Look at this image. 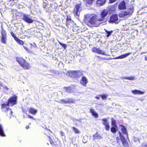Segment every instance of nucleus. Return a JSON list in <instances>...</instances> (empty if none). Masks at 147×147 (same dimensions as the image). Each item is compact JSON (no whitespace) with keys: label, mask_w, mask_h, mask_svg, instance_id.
Returning a JSON list of instances; mask_svg holds the SVG:
<instances>
[{"label":"nucleus","mask_w":147,"mask_h":147,"mask_svg":"<svg viewBox=\"0 0 147 147\" xmlns=\"http://www.w3.org/2000/svg\"><path fill=\"white\" fill-rule=\"evenodd\" d=\"M17 97L16 96H14L11 97L8 100V102L6 103L3 104L1 106V109L2 111L4 112H6V111L9 108V105H10L11 106L16 104Z\"/></svg>","instance_id":"nucleus-1"},{"label":"nucleus","mask_w":147,"mask_h":147,"mask_svg":"<svg viewBox=\"0 0 147 147\" xmlns=\"http://www.w3.org/2000/svg\"><path fill=\"white\" fill-rule=\"evenodd\" d=\"M88 21L90 24L93 25L95 27H97L102 23L101 21L98 20V17L96 15L90 16Z\"/></svg>","instance_id":"nucleus-2"},{"label":"nucleus","mask_w":147,"mask_h":147,"mask_svg":"<svg viewBox=\"0 0 147 147\" xmlns=\"http://www.w3.org/2000/svg\"><path fill=\"white\" fill-rule=\"evenodd\" d=\"M134 11V8L131 7L127 10L121 12L119 14V16L121 17L127 18L132 15Z\"/></svg>","instance_id":"nucleus-3"},{"label":"nucleus","mask_w":147,"mask_h":147,"mask_svg":"<svg viewBox=\"0 0 147 147\" xmlns=\"http://www.w3.org/2000/svg\"><path fill=\"white\" fill-rule=\"evenodd\" d=\"M17 61L20 65L25 69H29L30 66L29 63L24 59L21 57H17Z\"/></svg>","instance_id":"nucleus-4"},{"label":"nucleus","mask_w":147,"mask_h":147,"mask_svg":"<svg viewBox=\"0 0 147 147\" xmlns=\"http://www.w3.org/2000/svg\"><path fill=\"white\" fill-rule=\"evenodd\" d=\"M68 73L70 76L73 78H78L82 75V72L79 71H69Z\"/></svg>","instance_id":"nucleus-5"},{"label":"nucleus","mask_w":147,"mask_h":147,"mask_svg":"<svg viewBox=\"0 0 147 147\" xmlns=\"http://www.w3.org/2000/svg\"><path fill=\"white\" fill-rule=\"evenodd\" d=\"M108 10L104 9L101 12L100 14V17H98V20H100L102 23H103L105 17L108 15Z\"/></svg>","instance_id":"nucleus-6"},{"label":"nucleus","mask_w":147,"mask_h":147,"mask_svg":"<svg viewBox=\"0 0 147 147\" xmlns=\"http://www.w3.org/2000/svg\"><path fill=\"white\" fill-rule=\"evenodd\" d=\"M22 19L23 20L27 23H32L33 22V20L30 18V16L27 14L24 13L23 14Z\"/></svg>","instance_id":"nucleus-7"},{"label":"nucleus","mask_w":147,"mask_h":147,"mask_svg":"<svg viewBox=\"0 0 147 147\" xmlns=\"http://www.w3.org/2000/svg\"><path fill=\"white\" fill-rule=\"evenodd\" d=\"M1 32V42L3 44H6L7 40L6 32L5 31L2 30Z\"/></svg>","instance_id":"nucleus-8"},{"label":"nucleus","mask_w":147,"mask_h":147,"mask_svg":"<svg viewBox=\"0 0 147 147\" xmlns=\"http://www.w3.org/2000/svg\"><path fill=\"white\" fill-rule=\"evenodd\" d=\"M118 19L117 14H113L110 17V20L109 21L110 23H118L119 22Z\"/></svg>","instance_id":"nucleus-9"},{"label":"nucleus","mask_w":147,"mask_h":147,"mask_svg":"<svg viewBox=\"0 0 147 147\" xmlns=\"http://www.w3.org/2000/svg\"><path fill=\"white\" fill-rule=\"evenodd\" d=\"M119 136L120 137V139L122 142L123 145L125 147H128V144L125 138L122 135L121 132L119 131L118 132Z\"/></svg>","instance_id":"nucleus-10"},{"label":"nucleus","mask_w":147,"mask_h":147,"mask_svg":"<svg viewBox=\"0 0 147 147\" xmlns=\"http://www.w3.org/2000/svg\"><path fill=\"white\" fill-rule=\"evenodd\" d=\"M92 51L96 53L99 54L107 55V54H105V52L103 51L96 47H93L92 49Z\"/></svg>","instance_id":"nucleus-11"},{"label":"nucleus","mask_w":147,"mask_h":147,"mask_svg":"<svg viewBox=\"0 0 147 147\" xmlns=\"http://www.w3.org/2000/svg\"><path fill=\"white\" fill-rule=\"evenodd\" d=\"M75 101L74 100H72L71 99L67 98L65 100L62 99L59 100V103L62 104L63 103H74Z\"/></svg>","instance_id":"nucleus-12"},{"label":"nucleus","mask_w":147,"mask_h":147,"mask_svg":"<svg viewBox=\"0 0 147 147\" xmlns=\"http://www.w3.org/2000/svg\"><path fill=\"white\" fill-rule=\"evenodd\" d=\"M66 25L69 28H71L73 26V21L71 20L70 18L67 17L66 19Z\"/></svg>","instance_id":"nucleus-13"},{"label":"nucleus","mask_w":147,"mask_h":147,"mask_svg":"<svg viewBox=\"0 0 147 147\" xmlns=\"http://www.w3.org/2000/svg\"><path fill=\"white\" fill-rule=\"evenodd\" d=\"M80 7V5L78 4H77L75 6V8L74 9V15L76 16H78L79 15L80 12L79 11V9Z\"/></svg>","instance_id":"nucleus-14"},{"label":"nucleus","mask_w":147,"mask_h":147,"mask_svg":"<svg viewBox=\"0 0 147 147\" xmlns=\"http://www.w3.org/2000/svg\"><path fill=\"white\" fill-rule=\"evenodd\" d=\"M88 82V81L86 78L84 76H82L80 80V83L83 86H85Z\"/></svg>","instance_id":"nucleus-15"},{"label":"nucleus","mask_w":147,"mask_h":147,"mask_svg":"<svg viewBox=\"0 0 147 147\" xmlns=\"http://www.w3.org/2000/svg\"><path fill=\"white\" fill-rule=\"evenodd\" d=\"M119 8L120 9H124L126 8L125 2L124 1H122L118 5Z\"/></svg>","instance_id":"nucleus-16"},{"label":"nucleus","mask_w":147,"mask_h":147,"mask_svg":"<svg viewBox=\"0 0 147 147\" xmlns=\"http://www.w3.org/2000/svg\"><path fill=\"white\" fill-rule=\"evenodd\" d=\"M93 140L94 141L96 139H102V137L100 135V134L97 132L96 133L94 134L93 136Z\"/></svg>","instance_id":"nucleus-17"},{"label":"nucleus","mask_w":147,"mask_h":147,"mask_svg":"<svg viewBox=\"0 0 147 147\" xmlns=\"http://www.w3.org/2000/svg\"><path fill=\"white\" fill-rule=\"evenodd\" d=\"M85 4L87 7H88L92 4L94 0H84Z\"/></svg>","instance_id":"nucleus-18"},{"label":"nucleus","mask_w":147,"mask_h":147,"mask_svg":"<svg viewBox=\"0 0 147 147\" xmlns=\"http://www.w3.org/2000/svg\"><path fill=\"white\" fill-rule=\"evenodd\" d=\"M134 94H144V92L141 91L140 90H132L131 91Z\"/></svg>","instance_id":"nucleus-19"},{"label":"nucleus","mask_w":147,"mask_h":147,"mask_svg":"<svg viewBox=\"0 0 147 147\" xmlns=\"http://www.w3.org/2000/svg\"><path fill=\"white\" fill-rule=\"evenodd\" d=\"M37 112V110L35 109L32 108H30L29 109V113L33 115H35Z\"/></svg>","instance_id":"nucleus-20"},{"label":"nucleus","mask_w":147,"mask_h":147,"mask_svg":"<svg viewBox=\"0 0 147 147\" xmlns=\"http://www.w3.org/2000/svg\"><path fill=\"white\" fill-rule=\"evenodd\" d=\"M130 53H126L123 55H122L120 56H119L115 58V59H122L124 58H125L126 57H127L130 54Z\"/></svg>","instance_id":"nucleus-21"},{"label":"nucleus","mask_w":147,"mask_h":147,"mask_svg":"<svg viewBox=\"0 0 147 147\" xmlns=\"http://www.w3.org/2000/svg\"><path fill=\"white\" fill-rule=\"evenodd\" d=\"M90 112L92 113V115L95 117V118L98 117V115L97 113L95 112L93 109H90Z\"/></svg>","instance_id":"nucleus-22"},{"label":"nucleus","mask_w":147,"mask_h":147,"mask_svg":"<svg viewBox=\"0 0 147 147\" xmlns=\"http://www.w3.org/2000/svg\"><path fill=\"white\" fill-rule=\"evenodd\" d=\"M121 131L122 133L125 134L127 135V138H128V137L127 133V130L125 127L124 126H122L121 128Z\"/></svg>","instance_id":"nucleus-23"},{"label":"nucleus","mask_w":147,"mask_h":147,"mask_svg":"<svg viewBox=\"0 0 147 147\" xmlns=\"http://www.w3.org/2000/svg\"><path fill=\"white\" fill-rule=\"evenodd\" d=\"M0 135L2 136H5L3 127L1 125H0Z\"/></svg>","instance_id":"nucleus-24"},{"label":"nucleus","mask_w":147,"mask_h":147,"mask_svg":"<svg viewBox=\"0 0 147 147\" xmlns=\"http://www.w3.org/2000/svg\"><path fill=\"white\" fill-rule=\"evenodd\" d=\"M5 113H7V115L10 118L12 113L11 110L9 108V109H8L7 110V111H6Z\"/></svg>","instance_id":"nucleus-25"},{"label":"nucleus","mask_w":147,"mask_h":147,"mask_svg":"<svg viewBox=\"0 0 147 147\" xmlns=\"http://www.w3.org/2000/svg\"><path fill=\"white\" fill-rule=\"evenodd\" d=\"M121 78L122 79H128L130 80H133L135 79V77L134 76H131V77H121Z\"/></svg>","instance_id":"nucleus-26"},{"label":"nucleus","mask_w":147,"mask_h":147,"mask_svg":"<svg viewBox=\"0 0 147 147\" xmlns=\"http://www.w3.org/2000/svg\"><path fill=\"white\" fill-rule=\"evenodd\" d=\"M111 132L113 134H115L116 132V130H117V126H112L111 127Z\"/></svg>","instance_id":"nucleus-27"},{"label":"nucleus","mask_w":147,"mask_h":147,"mask_svg":"<svg viewBox=\"0 0 147 147\" xmlns=\"http://www.w3.org/2000/svg\"><path fill=\"white\" fill-rule=\"evenodd\" d=\"M106 0H97V4L100 5H103L105 2Z\"/></svg>","instance_id":"nucleus-28"},{"label":"nucleus","mask_w":147,"mask_h":147,"mask_svg":"<svg viewBox=\"0 0 147 147\" xmlns=\"http://www.w3.org/2000/svg\"><path fill=\"white\" fill-rule=\"evenodd\" d=\"M104 30L107 34V37H109V36H110L111 35V34H112V33L113 32V30H111L110 31H109L105 29Z\"/></svg>","instance_id":"nucleus-29"},{"label":"nucleus","mask_w":147,"mask_h":147,"mask_svg":"<svg viewBox=\"0 0 147 147\" xmlns=\"http://www.w3.org/2000/svg\"><path fill=\"white\" fill-rule=\"evenodd\" d=\"M102 120L103 121V124L105 125H107L109 124V123L107 121V119H102Z\"/></svg>","instance_id":"nucleus-30"},{"label":"nucleus","mask_w":147,"mask_h":147,"mask_svg":"<svg viewBox=\"0 0 147 147\" xmlns=\"http://www.w3.org/2000/svg\"><path fill=\"white\" fill-rule=\"evenodd\" d=\"M43 0V7L44 8H46L47 5H48V3L47 1L46 0Z\"/></svg>","instance_id":"nucleus-31"},{"label":"nucleus","mask_w":147,"mask_h":147,"mask_svg":"<svg viewBox=\"0 0 147 147\" xmlns=\"http://www.w3.org/2000/svg\"><path fill=\"white\" fill-rule=\"evenodd\" d=\"M111 123L112 126H117L116 121L113 118L111 119Z\"/></svg>","instance_id":"nucleus-32"},{"label":"nucleus","mask_w":147,"mask_h":147,"mask_svg":"<svg viewBox=\"0 0 147 147\" xmlns=\"http://www.w3.org/2000/svg\"><path fill=\"white\" fill-rule=\"evenodd\" d=\"M72 129L76 134H77L80 133V131H79V130L76 128L74 127H72Z\"/></svg>","instance_id":"nucleus-33"},{"label":"nucleus","mask_w":147,"mask_h":147,"mask_svg":"<svg viewBox=\"0 0 147 147\" xmlns=\"http://www.w3.org/2000/svg\"><path fill=\"white\" fill-rule=\"evenodd\" d=\"M16 38V40H16L21 45H22L24 44V42L20 40L18 38Z\"/></svg>","instance_id":"nucleus-34"},{"label":"nucleus","mask_w":147,"mask_h":147,"mask_svg":"<svg viewBox=\"0 0 147 147\" xmlns=\"http://www.w3.org/2000/svg\"><path fill=\"white\" fill-rule=\"evenodd\" d=\"M110 11H111V12H113L115 10V8L114 6H112L111 7V8H109Z\"/></svg>","instance_id":"nucleus-35"},{"label":"nucleus","mask_w":147,"mask_h":147,"mask_svg":"<svg viewBox=\"0 0 147 147\" xmlns=\"http://www.w3.org/2000/svg\"><path fill=\"white\" fill-rule=\"evenodd\" d=\"M59 43L65 49L67 47V45L65 44H64L60 42H59Z\"/></svg>","instance_id":"nucleus-36"},{"label":"nucleus","mask_w":147,"mask_h":147,"mask_svg":"<svg viewBox=\"0 0 147 147\" xmlns=\"http://www.w3.org/2000/svg\"><path fill=\"white\" fill-rule=\"evenodd\" d=\"M107 95H106L105 94H103L102 95H100V96L101 97L102 99H106L107 97Z\"/></svg>","instance_id":"nucleus-37"},{"label":"nucleus","mask_w":147,"mask_h":147,"mask_svg":"<svg viewBox=\"0 0 147 147\" xmlns=\"http://www.w3.org/2000/svg\"><path fill=\"white\" fill-rule=\"evenodd\" d=\"M11 36L14 38V39L16 40V38H18L17 37L15 36L14 33L13 32H11L10 33Z\"/></svg>","instance_id":"nucleus-38"},{"label":"nucleus","mask_w":147,"mask_h":147,"mask_svg":"<svg viewBox=\"0 0 147 147\" xmlns=\"http://www.w3.org/2000/svg\"><path fill=\"white\" fill-rule=\"evenodd\" d=\"M72 120H73V121L74 122L75 124H76V121H79L80 122H81V121L80 119H72Z\"/></svg>","instance_id":"nucleus-39"},{"label":"nucleus","mask_w":147,"mask_h":147,"mask_svg":"<svg viewBox=\"0 0 147 147\" xmlns=\"http://www.w3.org/2000/svg\"><path fill=\"white\" fill-rule=\"evenodd\" d=\"M105 126L106 130H109L110 128L109 124L107 125H105Z\"/></svg>","instance_id":"nucleus-40"},{"label":"nucleus","mask_w":147,"mask_h":147,"mask_svg":"<svg viewBox=\"0 0 147 147\" xmlns=\"http://www.w3.org/2000/svg\"><path fill=\"white\" fill-rule=\"evenodd\" d=\"M66 91L67 92H71V89L70 88H66Z\"/></svg>","instance_id":"nucleus-41"},{"label":"nucleus","mask_w":147,"mask_h":147,"mask_svg":"<svg viewBox=\"0 0 147 147\" xmlns=\"http://www.w3.org/2000/svg\"><path fill=\"white\" fill-rule=\"evenodd\" d=\"M28 115V117L30 119H32L33 120H34L35 121H36V120L34 117H33L32 116H30L29 115Z\"/></svg>","instance_id":"nucleus-42"},{"label":"nucleus","mask_w":147,"mask_h":147,"mask_svg":"<svg viewBox=\"0 0 147 147\" xmlns=\"http://www.w3.org/2000/svg\"><path fill=\"white\" fill-rule=\"evenodd\" d=\"M60 133L62 136H64V133L62 131H60Z\"/></svg>","instance_id":"nucleus-43"},{"label":"nucleus","mask_w":147,"mask_h":147,"mask_svg":"<svg viewBox=\"0 0 147 147\" xmlns=\"http://www.w3.org/2000/svg\"><path fill=\"white\" fill-rule=\"evenodd\" d=\"M116 0H110V2L111 3H113V2H115Z\"/></svg>","instance_id":"nucleus-44"},{"label":"nucleus","mask_w":147,"mask_h":147,"mask_svg":"<svg viewBox=\"0 0 147 147\" xmlns=\"http://www.w3.org/2000/svg\"><path fill=\"white\" fill-rule=\"evenodd\" d=\"M100 97V95H98L97 96H96L95 98L98 99H99Z\"/></svg>","instance_id":"nucleus-45"},{"label":"nucleus","mask_w":147,"mask_h":147,"mask_svg":"<svg viewBox=\"0 0 147 147\" xmlns=\"http://www.w3.org/2000/svg\"><path fill=\"white\" fill-rule=\"evenodd\" d=\"M23 112L24 113H25L26 114H27V111H25L24 110H23Z\"/></svg>","instance_id":"nucleus-46"},{"label":"nucleus","mask_w":147,"mask_h":147,"mask_svg":"<svg viewBox=\"0 0 147 147\" xmlns=\"http://www.w3.org/2000/svg\"><path fill=\"white\" fill-rule=\"evenodd\" d=\"M23 47H24V49H25L26 51L27 50H28V48L27 47H25L24 46H23Z\"/></svg>","instance_id":"nucleus-47"},{"label":"nucleus","mask_w":147,"mask_h":147,"mask_svg":"<svg viewBox=\"0 0 147 147\" xmlns=\"http://www.w3.org/2000/svg\"><path fill=\"white\" fill-rule=\"evenodd\" d=\"M26 51L28 52V53H30V52H31V50L29 49H28V50H26Z\"/></svg>","instance_id":"nucleus-48"},{"label":"nucleus","mask_w":147,"mask_h":147,"mask_svg":"<svg viewBox=\"0 0 147 147\" xmlns=\"http://www.w3.org/2000/svg\"><path fill=\"white\" fill-rule=\"evenodd\" d=\"M134 140L135 141H138L139 140L137 138H135L134 139Z\"/></svg>","instance_id":"nucleus-49"},{"label":"nucleus","mask_w":147,"mask_h":147,"mask_svg":"<svg viewBox=\"0 0 147 147\" xmlns=\"http://www.w3.org/2000/svg\"><path fill=\"white\" fill-rule=\"evenodd\" d=\"M45 129H46L47 130L49 131L50 132H52L50 131V129H48L47 128H46Z\"/></svg>","instance_id":"nucleus-50"},{"label":"nucleus","mask_w":147,"mask_h":147,"mask_svg":"<svg viewBox=\"0 0 147 147\" xmlns=\"http://www.w3.org/2000/svg\"><path fill=\"white\" fill-rule=\"evenodd\" d=\"M145 59L147 61V55L145 57Z\"/></svg>","instance_id":"nucleus-51"},{"label":"nucleus","mask_w":147,"mask_h":147,"mask_svg":"<svg viewBox=\"0 0 147 147\" xmlns=\"http://www.w3.org/2000/svg\"><path fill=\"white\" fill-rule=\"evenodd\" d=\"M4 88L5 89H6L7 90H8V88L7 87L5 86V87H4Z\"/></svg>","instance_id":"nucleus-52"},{"label":"nucleus","mask_w":147,"mask_h":147,"mask_svg":"<svg viewBox=\"0 0 147 147\" xmlns=\"http://www.w3.org/2000/svg\"><path fill=\"white\" fill-rule=\"evenodd\" d=\"M144 147H147V144H146L144 145Z\"/></svg>","instance_id":"nucleus-53"},{"label":"nucleus","mask_w":147,"mask_h":147,"mask_svg":"<svg viewBox=\"0 0 147 147\" xmlns=\"http://www.w3.org/2000/svg\"><path fill=\"white\" fill-rule=\"evenodd\" d=\"M29 127V126H27L26 127V128L27 129H28V128Z\"/></svg>","instance_id":"nucleus-54"},{"label":"nucleus","mask_w":147,"mask_h":147,"mask_svg":"<svg viewBox=\"0 0 147 147\" xmlns=\"http://www.w3.org/2000/svg\"><path fill=\"white\" fill-rule=\"evenodd\" d=\"M116 139H117V138H116Z\"/></svg>","instance_id":"nucleus-55"}]
</instances>
